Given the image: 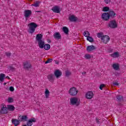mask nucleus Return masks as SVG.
Returning a JSON list of instances; mask_svg holds the SVG:
<instances>
[{
    "label": "nucleus",
    "mask_w": 126,
    "mask_h": 126,
    "mask_svg": "<svg viewBox=\"0 0 126 126\" xmlns=\"http://www.w3.org/2000/svg\"><path fill=\"white\" fill-rule=\"evenodd\" d=\"M110 56L112 58H119V57H120V54L119 53V52H114V53L111 54Z\"/></svg>",
    "instance_id": "obj_24"
},
{
    "label": "nucleus",
    "mask_w": 126,
    "mask_h": 126,
    "mask_svg": "<svg viewBox=\"0 0 126 126\" xmlns=\"http://www.w3.org/2000/svg\"><path fill=\"white\" fill-rule=\"evenodd\" d=\"M28 26L29 29L28 32H29L31 34H33V33L35 32V29L38 27L37 24L34 22H32L29 24Z\"/></svg>",
    "instance_id": "obj_1"
},
{
    "label": "nucleus",
    "mask_w": 126,
    "mask_h": 126,
    "mask_svg": "<svg viewBox=\"0 0 126 126\" xmlns=\"http://www.w3.org/2000/svg\"><path fill=\"white\" fill-rule=\"evenodd\" d=\"M84 36H85V37H88L90 36V33L89 32L86 31L84 32Z\"/></svg>",
    "instance_id": "obj_35"
},
{
    "label": "nucleus",
    "mask_w": 126,
    "mask_h": 126,
    "mask_svg": "<svg viewBox=\"0 0 126 126\" xmlns=\"http://www.w3.org/2000/svg\"><path fill=\"white\" fill-rule=\"evenodd\" d=\"M87 41H89L90 42V43H93L94 42V39L92 38V37L89 36L87 37Z\"/></svg>",
    "instance_id": "obj_32"
},
{
    "label": "nucleus",
    "mask_w": 126,
    "mask_h": 126,
    "mask_svg": "<svg viewBox=\"0 0 126 126\" xmlns=\"http://www.w3.org/2000/svg\"><path fill=\"white\" fill-rule=\"evenodd\" d=\"M101 18L104 21H109V19H110V16L109 15V13H103L101 15Z\"/></svg>",
    "instance_id": "obj_6"
},
{
    "label": "nucleus",
    "mask_w": 126,
    "mask_h": 126,
    "mask_svg": "<svg viewBox=\"0 0 126 126\" xmlns=\"http://www.w3.org/2000/svg\"><path fill=\"white\" fill-rule=\"evenodd\" d=\"M9 70H11V71H14L15 70V68H14L12 66H10Z\"/></svg>",
    "instance_id": "obj_42"
},
{
    "label": "nucleus",
    "mask_w": 126,
    "mask_h": 126,
    "mask_svg": "<svg viewBox=\"0 0 126 126\" xmlns=\"http://www.w3.org/2000/svg\"><path fill=\"white\" fill-rule=\"evenodd\" d=\"M5 78H7V79H10V78L8 76L5 77Z\"/></svg>",
    "instance_id": "obj_47"
},
{
    "label": "nucleus",
    "mask_w": 126,
    "mask_h": 126,
    "mask_svg": "<svg viewBox=\"0 0 126 126\" xmlns=\"http://www.w3.org/2000/svg\"><path fill=\"white\" fill-rule=\"evenodd\" d=\"M113 85H115L116 86H118L119 85V84L118 82H115L113 83Z\"/></svg>",
    "instance_id": "obj_45"
},
{
    "label": "nucleus",
    "mask_w": 126,
    "mask_h": 126,
    "mask_svg": "<svg viewBox=\"0 0 126 126\" xmlns=\"http://www.w3.org/2000/svg\"><path fill=\"white\" fill-rule=\"evenodd\" d=\"M47 42H48V43H51V41L50 39H48Z\"/></svg>",
    "instance_id": "obj_48"
},
{
    "label": "nucleus",
    "mask_w": 126,
    "mask_h": 126,
    "mask_svg": "<svg viewBox=\"0 0 126 126\" xmlns=\"http://www.w3.org/2000/svg\"><path fill=\"white\" fill-rule=\"evenodd\" d=\"M82 74H86V72H84V73H82Z\"/></svg>",
    "instance_id": "obj_50"
},
{
    "label": "nucleus",
    "mask_w": 126,
    "mask_h": 126,
    "mask_svg": "<svg viewBox=\"0 0 126 126\" xmlns=\"http://www.w3.org/2000/svg\"><path fill=\"white\" fill-rule=\"evenodd\" d=\"M85 58L86 60H90V59H91V56L90 54H86L85 55Z\"/></svg>",
    "instance_id": "obj_38"
},
{
    "label": "nucleus",
    "mask_w": 126,
    "mask_h": 126,
    "mask_svg": "<svg viewBox=\"0 0 126 126\" xmlns=\"http://www.w3.org/2000/svg\"><path fill=\"white\" fill-rule=\"evenodd\" d=\"M96 122L97 124H100V121H99V119L96 118Z\"/></svg>",
    "instance_id": "obj_46"
},
{
    "label": "nucleus",
    "mask_w": 126,
    "mask_h": 126,
    "mask_svg": "<svg viewBox=\"0 0 126 126\" xmlns=\"http://www.w3.org/2000/svg\"><path fill=\"white\" fill-rule=\"evenodd\" d=\"M104 2L106 4H108V3H110V2H111V0H104Z\"/></svg>",
    "instance_id": "obj_44"
},
{
    "label": "nucleus",
    "mask_w": 126,
    "mask_h": 126,
    "mask_svg": "<svg viewBox=\"0 0 126 126\" xmlns=\"http://www.w3.org/2000/svg\"><path fill=\"white\" fill-rule=\"evenodd\" d=\"M23 66L25 69L28 70L29 68H31V64L27 61L23 63Z\"/></svg>",
    "instance_id": "obj_11"
},
{
    "label": "nucleus",
    "mask_w": 126,
    "mask_h": 126,
    "mask_svg": "<svg viewBox=\"0 0 126 126\" xmlns=\"http://www.w3.org/2000/svg\"><path fill=\"white\" fill-rule=\"evenodd\" d=\"M63 30L64 34H65L66 35H68V32L69 31L68 30V28H67V27H63Z\"/></svg>",
    "instance_id": "obj_25"
},
{
    "label": "nucleus",
    "mask_w": 126,
    "mask_h": 126,
    "mask_svg": "<svg viewBox=\"0 0 126 126\" xmlns=\"http://www.w3.org/2000/svg\"><path fill=\"white\" fill-rule=\"evenodd\" d=\"M68 19L71 22H75L78 20V18L74 16L73 15H72L71 16H69Z\"/></svg>",
    "instance_id": "obj_16"
},
{
    "label": "nucleus",
    "mask_w": 126,
    "mask_h": 126,
    "mask_svg": "<svg viewBox=\"0 0 126 126\" xmlns=\"http://www.w3.org/2000/svg\"><path fill=\"white\" fill-rule=\"evenodd\" d=\"M60 0V1H61V0Z\"/></svg>",
    "instance_id": "obj_54"
},
{
    "label": "nucleus",
    "mask_w": 126,
    "mask_h": 126,
    "mask_svg": "<svg viewBox=\"0 0 126 126\" xmlns=\"http://www.w3.org/2000/svg\"><path fill=\"white\" fill-rule=\"evenodd\" d=\"M102 11H103L104 12H107V11H110V7L108 6L104 7Z\"/></svg>",
    "instance_id": "obj_33"
},
{
    "label": "nucleus",
    "mask_w": 126,
    "mask_h": 126,
    "mask_svg": "<svg viewBox=\"0 0 126 126\" xmlns=\"http://www.w3.org/2000/svg\"><path fill=\"white\" fill-rule=\"evenodd\" d=\"M47 78L50 82H54L55 81V75L53 74H49L47 76Z\"/></svg>",
    "instance_id": "obj_15"
},
{
    "label": "nucleus",
    "mask_w": 126,
    "mask_h": 126,
    "mask_svg": "<svg viewBox=\"0 0 126 126\" xmlns=\"http://www.w3.org/2000/svg\"><path fill=\"white\" fill-rule=\"evenodd\" d=\"M53 62V59H49L46 62H45V63H52Z\"/></svg>",
    "instance_id": "obj_39"
},
{
    "label": "nucleus",
    "mask_w": 126,
    "mask_h": 126,
    "mask_svg": "<svg viewBox=\"0 0 126 126\" xmlns=\"http://www.w3.org/2000/svg\"><path fill=\"white\" fill-rule=\"evenodd\" d=\"M7 107L3 104H2V107L1 108V110H0V112L1 114H5L8 113L7 111Z\"/></svg>",
    "instance_id": "obj_8"
},
{
    "label": "nucleus",
    "mask_w": 126,
    "mask_h": 126,
    "mask_svg": "<svg viewBox=\"0 0 126 126\" xmlns=\"http://www.w3.org/2000/svg\"><path fill=\"white\" fill-rule=\"evenodd\" d=\"M108 13L110 19H114V18H115L116 16H117V13L113 10H109Z\"/></svg>",
    "instance_id": "obj_7"
},
{
    "label": "nucleus",
    "mask_w": 126,
    "mask_h": 126,
    "mask_svg": "<svg viewBox=\"0 0 126 126\" xmlns=\"http://www.w3.org/2000/svg\"><path fill=\"white\" fill-rule=\"evenodd\" d=\"M94 96V94H93V92L90 91L88 92L86 94V98L87 99H92Z\"/></svg>",
    "instance_id": "obj_10"
},
{
    "label": "nucleus",
    "mask_w": 126,
    "mask_h": 126,
    "mask_svg": "<svg viewBox=\"0 0 126 126\" xmlns=\"http://www.w3.org/2000/svg\"><path fill=\"white\" fill-rule=\"evenodd\" d=\"M71 105H75L76 107L79 106L80 102L78 101V98L77 97H72L70 99Z\"/></svg>",
    "instance_id": "obj_3"
},
{
    "label": "nucleus",
    "mask_w": 126,
    "mask_h": 126,
    "mask_svg": "<svg viewBox=\"0 0 126 126\" xmlns=\"http://www.w3.org/2000/svg\"><path fill=\"white\" fill-rule=\"evenodd\" d=\"M27 116L24 115L22 116L19 120L20 122H26V121H27Z\"/></svg>",
    "instance_id": "obj_23"
},
{
    "label": "nucleus",
    "mask_w": 126,
    "mask_h": 126,
    "mask_svg": "<svg viewBox=\"0 0 126 126\" xmlns=\"http://www.w3.org/2000/svg\"><path fill=\"white\" fill-rule=\"evenodd\" d=\"M5 54L7 57H8V58H10L11 56V53L8 52H5Z\"/></svg>",
    "instance_id": "obj_40"
},
{
    "label": "nucleus",
    "mask_w": 126,
    "mask_h": 126,
    "mask_svg": "<svg viewBox=\"0 0 126 126\" xmlns=\"http://www.w3.org/2000/svg\"><path fill=\"white\" fill-rule=\"evenodd\" d=\"M36 12H41L40 11H36Z\"/></svg>",
    "instance_id": "obj_52"
},
{
    "label": "nucleus",
    "mask_w": 126,
    "mask_h": 126,
    "mask_svg": "<svg viewBox=\"0 0 126 126\" xmlns=\"http://www.w3.org/2000/svg\"><path fill=\"white\" fill-rule=\"evenodd\" d=\"M14 99L12 97H8L7 99L8 103H13Z\"/></svg>",
    "instance_id": "obj_37"
},
{
    "label": "nucleus",
    "mask_w": 126,
    "mask_h": 126,
    "mask_svg": "<svg viewBox=\"0 0 126 126\" xmlns=\"http://www.w3.org/2000/svg\"><path fill=\"white\" fill-rule=\"evenodd\" d=\"M24 17L26 20L32 15V11L31 10H26L24 11Z\"/></svg>",
    "instance_id": "obj_5"
},
{
    "label": "nucleus",
    "mask_w": 126,
    "mask_h": 126,
    "mask_svg": "<svg viewBox=\"0 0 126 126\" xmlns=\"http://www.w3.org/2000/svg\"><path fill=\"white\" fill-rule=\"evenodd\" d=\"M9 90L11 91V92H13V91H14V88H13L12 86H11L9 87Z\"/></svg>",
    "instance_id": "obj_43"
},
{
    "label": "nucleus",
    "mask_w": 126,
    "mask_h": 126,
    "mask_svg": "<svg viewBox=\"0 0 126 126\" xmlns=\"http://www.w3.org/2000/svg\"><path fill=\"white\" fill-rule=\"evenodd\" d=\"M33 123H36V119L35 118H32L27 122L28 126H31L33 125Z\"/></svg>",
    "instance_id": "obj_12"
},
{
    "label": "nucleus",
    "mask_w": 126,
    "mask_h": 126,
    "mask_svg": "<svg viewBox=\"0 0 126 126\" xmlns=\"http://www.w3.org/2000/svg\"><path fill=\"white\" fill-rule=\"evenodd\" d=\"M37 42L38 43V47H39L40 49H44V46H45V41L44 40L37 41Z\"/></svg>",
    "instance_id": "obj_19"
},
{
    "label": "nucleus",
    "mask_w": 126,
    "mask_h": 126,
    "mask_svg": "<svg viewBox=\"0 0 126 126\" xmlns=\"http://www.w3.org/2000/svg\"><path fill=\"white\" fill-rule=\"evenodd\" d=\"M104 44H107L110 41V37L108 35H104L102 38L100 39Z\"/></svg>",
    "instance_id": "obj_9"
},
{
    "label": "nucleus",
    "mask_w": 126,
    "mask_h": 126,
    "mask_svg": "<svg viewBox=\"0 0 126 126\" xmlns=\"http://www.w3.org/2000/svg\"><path fill=\"white\" fill-rule=\"evenodd\" d=\"M56 64H59V62H57V61H56Z\"/></svg>",
    "instance_id": "obj_49"
},
{
    "label": "nucleus",
    "mask_w": 126,
    "mask_h": 126,
    "mask_svg": "<svg viewBox=\"0 0 126 126\" xmlns=\"http://www.w3.org/2000/svg\"><path fill=\"white\" fill-rule=\"evenodd\" d=\"M40 1H36V2H34V3L32 4V5H33V6H35V7H38L39 6V4H40Z\"/></svg>",
    "instance_id": "obj_34"
},
{
    "label": "nucleus",
    "mask_w": 126,
    "mask_h": 126,
    "mask_svg": "<svg viewBox=\"0 0 126 126\" xmlns=\"http://www.w3.org/2000/svg\"><path fill=\"white\" fill-rule=\"evenodd\" d=\"M116 99H117V101H118V102H121L122 101V100H123V99H124V97H123V96H122L121 95H118L116 96Z\"/></svg>",
    "instance_id": "obj_31"
},
{
    "label": "nucleus",
    "mask_w": 126,
    "mask_h": 126,
    "mask_svg": "<svg viewBox=\"0 0 126 126\" xmlns=\"http://www.w3.org/2000/svg\"><path fill=\"white\" fill-rule=\"evenodd\" d=\"M52 10L54 12H55V13H60V12H61V10H60V7H59V6H54L52 8Z\"/></svg>",
    "instance_id": "obj_18"
},
{
    "label": "nucleus",
    "mask_w": 126,
    "mask_h": 126,
    "mask_svg": "<svg viewBox=\"0 0 126 126\" xmlns=\"http://www.w3.org/2000/svg\"><path fill=\"white\" fill-rule=\"evenodd\" d=\"M97 36L98 38H101L102 39V37H104L105 35H104V33L102 32H100L97 33Z\"/></svg>",
    "instance_id": "obj_30"
},
{
    "label": "nucleus",
    "mask_w": 126,
    "mask_h": 126,
    "mask_svg": "<svg viewBox=\"0 0 126 126\" xmlns=\"http://www.w3.org/2000/svg\"><path fill=\"white\" fill-rule=\"evenodd\" d=\"M3 85H6V83H4Z\"/></svg>",
    "instance_id": "obj_51"
},
{
    "label": "nucleus",
    "mask_w": 126,
    "mask_h": 126,
    "mask_svg": "<svg viewBox=\"0 0 126 126\" xmlns=\"http://www.w3.org/2000/svg\"><path fill=\"white\" fill-rule=\"evenodd\" d=\"M108 27L111 28V29H115L118 27V24L116 20H111L110 21L109 23L108 24Z\"/></svg>",
    "instance_id": "obj_2"
},
{
    "label": "nucleus",
    "mask_w": 126,
    "mask_h": 126,
    "mask_svg": "<svg viewBox=\"0 0 126 126\" xmlns=\"http://www.w3.org/2000/svg\"><path fill=\"white\" fill-rule=\"evenodd\" d=\"M78 93V91L76 89L75 87H72L69 90V94L71 95V96H75Z\"/></svg>",
    "instance_id": "obj_4"
},
{
    "label": "nucleus",
    "mask_w": 126,
    "mask_h": 126,
    "mask_svg": "<svg viewBox=\"0 0 126 126\" xmlns=\"http://www.w3.org/2000/svg\"><path fill=\"white\" fill-rule=\"evenodd\" d=\"M62 74H63V73H62V71H61L59 69L56 70L54 72V75L57 78H59V77H61Z\"/></svg>",
    "instance_id": "obj_13"
},
{
    "label": "nucleus",
    "mask_w": 126,
    "mask_h": 126,
    "mask_svg": "<svg viewBox=\"0 0 126 126\" xmlns=\"http://www.w3.org/2000/svg\"><path fill=\"white\" fill-rule=\"evenodd\" d=\"M55 39H57V40H61L62 39V35H61V33L60 32H56L53 35Z\"/></svg>",
    "instance_id": "obj_17"
},
{
    "label": "nucleus",
    "mask_w": 126,
    "mask_h": 126,
    "mask_svg": "<svg viewBox=\"0 0 126 126\" xmlns=\"http://www.w3.org/2000/svg\"><path fill=\"white\" fill-rule=\"evenodd\" d=\"M103 87H105V85L104 84H101L100 86H99V89L100 90H103Z\"/></svg>",
    "instance_id": "obj_41"
},
{
    "label": "nucleus",
    "mask_w": 126,
    "mask_h": 126,
    "mask_svg": "<svg viewBox=\"0 0 126 126\" xmlns=\"http://www.w3.org/2000/svg\"><path fill=\"white\" fill-rule=\"evenodd\" d=\"M27 126V125H24V126Z\"/></svg>",
    "instance_id": "obj_53"
},
{
    "label": "nucleus",
    "mask_w": 126,
    "mask_h": 126,
    "mask_svg": "<svg viewBox=\"0 0 126 126\" xmlns=\"http://www.w3.org/2000/svg\"><path fill=\"white\" fill-rule=\"evenodd\" d=\"M45 94L46 98H49V96H50V91H49V90H48V89H46L45 90Z\"/></svg>",
    "instance_id": "obj_28"
},
{
    "label": "nucleus",
    "mask_w": 126,
    "mask_h": 126,
    "mask_svg": "<svg viewBox=\"0 0 126 126\" xmlns=\"http://www.w3.org/2000/svg\"><path fill=\"white\" fill-rule=\"evenodd\" d=\"M43 48H44V50L48 51L51 49V45L49 44H45Z\"/></svg>",
    "instance_id": "obj_27"
},
{
    "label": "nucleus",
    "mask_w": 126,
    "mask_h": 126,
    "mask_svg": "<svg viewBox=\"0 0 126 126\" xmlns=\"http://www.w3.org/2000/svg\"><path fill=\"white\" fill-rule=\"evenodd\" d=\"M35 40L36 42H39L40 41L43 40V34L41 33L36 34L35 37Z\"/></svg>",
    "instance_id": "obj_14"
},
{
    "label": "nucleus",
    "mask_w": 126,
    "mask_h": 126,
    "mask_svg": "<svg viewBox=\"0 0 126 126\" xmlns=\"http://www.w3.org/2000/svg\"><path fill=\"white\" fill-rule=\"evenodd\" d=\"M19 120H18L17 119H12V123L15 126H17L18 125H19Z\"/></svg>",
    "instance_id": "obj_22"
},
{
    "label": "nucleus",
    "mask_w": 126,
    "mask_h": 126,
    "mask_svg": "<svg viewBox=\"0 0 126 126\" xmlns=\"http://www.w3.org/2000/svg\"><path fill=\"white\" fill-rule=\"evenodd\" d=\"M7 109V110H9V111H13L15 110V107L12 105H8Z\"/></svg>",
    "instance_id": "obj_21"
},
{
    "label": "nucleus",
    "mask_w": 126,
    "mask_h": 126,
    "mask_svg": "<svg viewBox=\"0 0 126 126\" xmlns=\"http://www.w3.org/2000/svg\"><path fill=\"white\" fill-rule=\"evenodd\" d=\"M71 75V72L69 71V70H67L65 71V76H67V77H68V76Z\"/></svg>",
    "instance_id": "obj_36"
},
{
    "label": "nucleus",
    "mask_w": 126,
    "mask_h": 126,
    "mask_svg": "<svg viewBox=\"0 0 126 126\" xmlns=\"http://www.w3.org/2000/svg\"><path fill=\"white\" fill-rule=\"evenodd\" d=\"M113 68L115 69L116 70H118L120 68V66L119 65V64H113L112 65Z\"/></svg>",
    "instance_id": "obj_29"
},
{
    "label": "nucleus",
    "mask_w": 126,
    "mask_h": 126,
    "mask_svg": "<svg viewBox=\"0 0 126 126\" xmlns=\"http://www.w3.org/2000/svg\"><path fill=\"white\" fill-rule=\"evenodd\" d=\"M4 77H5V74L3 73L0 74V81L1 82H3V80H4Z\"/></svg>",
    "instance_id": "obj_26"
},
{
    "label": "nucleus",
    "mask_w": 126,
    "mask_h": 126,
    "mask_svg": "<svg viewBox=\"0 0 126 126\" xmlns=\"http://www.w3.org/2000/svg\"><path fill=\"white\" fill-rule=\"evenodd\" d=\"M96 48L94 45H90L87 47V51L88 52H91L94 50H95Z\"/></svg>",
    "instance_id": "obj_20"
}]
</instances>
